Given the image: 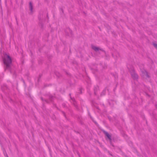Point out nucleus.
Returning a JSON list of instances; mask_svg holds the SVG:
<instances>
[{"label": "nucleus", "mask_w": 157, "mask_h": 157, "mask_svg": "<svg viewBox=\"0 0 157 157\" xmlns=\"http://www.w3.org/2000/svg\"><path fill=\"white\" fill-rule=\"evenodd\" d=\"M42 76V74H40L39 75V77H38V79H37V82H39V81H40V79L41 78V77Z\"/></svg>", "instance_id": "f3484780"}, {"label": "nucleus", "mask_w": 157, "mask_h": 157, "mask_svg": "<svg viewBox=\"0 0 157 157\" xmlns=\"http://www.w3.org/2000/svg\"><path fill=\"white\" fill-rule=\"evenodd\" d=\"M74 131L75 132H76V133H78V134H80V135H81V134L79 132H78V131H76V130H74Z\"/></svg>", "instance_id": "2f4dec72"}, {"label": "nucleus", "mask_w": 157, "mask_h": 157, "mask_svg": "<svg viewBox=\"0 0 157 157\" xmlns=\"http://www.w3.org/2000/svg\"><path fill=\"white\" fill-rule=\"evenodd\" d=\"M67 29H68V30H69V32L70 33V35L71 36V37L73 35V32H72V30L69 27H68Z\"/></svg>", "instance_id": "4468645a"}, {"label": "nucleus", "mask_w": 157, "mask_h": 157, "mask_svg": "<svg viewBox=\"0 0 157 157\" xmlns=\"http://www.w3.org/2000/svg\"><path fill=\"white\" fill-rule=\"evenodd\" d=\"M101 131L105 134V137L107 138L106 139H107L108 140H111V139H112L111 135L109 134L108 132L105 131L104 129H101Z\"/></svg>", "instance_id": "20e7f679"}, {"label": "nucleus", "mask_w": 157, "mask_h": 157, "mask_svg": "<svg viewBox=\"0 0 157 157\" xmlns=\"http://www.w3.org/2000/svg\"><path fill=\"white\" fill-rule=\"evenodd\" d=\"M109 140V143H110V144L113 147H114V146L113 145V144H112V139H111V140Z\"/></svg>", "instance_id": "4be33fe9"}, {"label": "nucleus", "mask_w": 157, "mask_h": 157, "mask_svg": "<svg viewBox=\"0 0 157 157\" xmlns=\"http://www.w3.org/2000/svg\"><path fill=\"white\" fill-rule=\"evenodd\" d=\"M65 33L66 35V36H69L70 37H71L70 35L69 34V33L68 32H67L66 31H65Z\"/></svg>", "instance_id": "393cba45"}, {"label": "nucleus", "mask_w": 157, "mask_h": 157, "mask_svg": "<svg viewBox=\"0 0 157 157\" xmlns=\"http://www.w3.org/2000/svg\"><path fill=\"white\" fill-rule=\"evenodd\" d=\"M47 57L49 59H51L52 57V56L51 55L48 54Z\"/></svg>", "instance_id": "412c9836"}, {"label": "nucleus", "mask_w": 157, "mask_h": 157, "mask_svg": "<svg viewBox=\"0 0 157 157\" xmlns=\"http://www.w3.org/2000/svg\"><path fill=\"white\" fill-rule=\"evenodd\" d=\"M4 57H2L3 63L4 65V71L8 70L11 73V66L12 64V59L9 54L5 53L3 54Z\"/></svg>", "instance_id": "f257e3e1"}, {"label": "nucleus", "mask_w": 157, "mask_h": 157, "mask_svg": "<svg viewBox=\"0 0 157 157\" xmlns=\"http://www.w3.org/2000/svg\"><path fill=\"white\" fill-rule=\"evenodd\" d=\"M44 61V60L42 58H39L38 59V62L39 65H41Z\"/></svg>", "instance_id": "9b49d317"}, {"label": "nucleus", "mask_w": 157, "mask_h": 157, "mask_svg": "<svg viewBox=\"0 0 157 157\" xmlns=\"http://www.w3.org/2000/svg\"><path fill=\"white\" fill-rule=\"evenodd\" d=\"M122 155L124 156V155H125V154H124V152H122Z\"/></svg>", "instance_id": "09e8293b"}, {"label": "nucleus", "mask_w": 157, "mask_h": 157, "mask_svg": "<svg viewBox=\"0 0 157 157\" xmlns=\"http://www.w3.org/2000/svg\"><path fill=\"white\" fill-rule=\"evenodd\" d=\"M15 19H16V21L17 24L18 25V22H17V17H15Z\"/></svg>", "instance_id": "4c0bfd02"}, {"label": "nucleus", "mask_w": 157, "mask_h": 157, "mask_svg": "<svg viewBox=\"0 0 157 157\" xmlns=\"http://www.w3.org/2000/svg\"><path fill=\"white\" fill-rule=\"evenodd\" d=\"M90 117L91 118V119H93V118H92V117L91 116V115L90 114Z\"/></svg>", "instance_id": "4d7b16f0"}, {"label": "nucleus", "mask_w": 157, "mask_h": 157, "mask_svg": "<svg viewBox=\"0 0 157 157\" xmlns=\"http://www.w3.org/2000/svg\"><path fill=\"white\" fill-rule=\"evenodd\" d=\"M79 91L80 92H79V93L80 94H81L82 93V90L81 89L79 88Z\"/></svg>", "instance_id": "72a5a7b5"}, {"label": "nucleus", "mask_w": 157, "mask_h": 157, "mask_svg": "<svg viewBox=\"0 0 157 157\" xmlns=\"http://www.w3.org/2000/svg\"><path fill=\"white\" fill-rule=\"evenodd\" d=\"M93 121L96 125H98V123L96 121Z\"/></svg>", "instance_id": "ea45409f"}, {"label": "nucleus", "mask_w": 157, "mask_h": 157, "mask_svg": "<svg viewBox=\"0 0 157 157\" xmlns=\"http://www.w3.org/2000/svg\"><path fill=\"white\" fill-rule=\"evenodd\" d=\"M17 88H19L21 90H23L24 88V85L23 86L22 84L18 85V83L17 84Z\"/></svg>", "instance_id": "f8f14e48"}, {"label": "nucleus", "mask_w": 157, "mask_h": 157, "mask_svg": "<svg viewBox=\"0 0 157 157\" xmlns=\"http://www.w3.org/2000/svg\"><path fill=\"white\" fill-rule=\"evenodd\" d=\"M73 63L75 64H76L77 63L76 61H75L73 62Z\"/></svg>", "instance_id": "8fccbe9b"}, {"label": "nucleus", "mask_w": 157, "mask_h": 157, "mask_svg": "<svg viewBox=\"0 0 157 157\" xmlns=\"http://www.w3.org/2000/svg\"><path fill=\"white\" fill-rule=\"evenodd\" d=\"M155 106L156 109H157V104H155Z\"/></svg>", "instance_id": "c03bdc74"}, {"label": "nucleus", "mask_w": 157, "mask_h": 157, "mask_svg": "<svg viewBox=\"0 0 157 157\" xmlns=\"http://www.w3.org/2000/svg\"><path fill=\"white\" fill-rule=\"evenodd\" d=\"M118 85V83H117L116 85V86H115V88H117V86Z\"/></svg>", "instance_id": "864d4df0"}, {"label": "nucleus", "mask_w": 157, "mask_h": 157, "mask_svg": "<svg viewBox=\"0 0 157 157\" xmlns=\"http://www.w3.org/2000/svg\"><path fill=\"white\" fill-rule=\"evenodd\" d=\"M127 68L133 79L134 80L137 81L138 79L139 76L136 72L133 67L132 65H130L129 67H127Z\"/></svg>", "instance_id": "f03ea898"}, {"label": "nucleus", "mask_w": 157, "mask_h": 157, "mask_svg": "<svg viewBox=\"0 0 157 157\" xmlns=\"http://www.w3.org/2000/svg\"><path fill=\"white\" fill-rule=\"evenodd\" d=\"M90 70H94V69L92 68V67H90Z\"/></svg>", "instance_id": "3c124183"}, {"label": "nucleus", "mask_w": 157, "mask_h": 157, "mask_svg": "<svg viewBox=\"0 0 157 157\" xmlns=\"http://www.w3.org/2000/svg\"><path fill=\"white\" fill-rule=\"evenodd\" d=\"M62 112H63V114L64 116L66 117V115H65V113L64 112H63V111Z\"/></svg>", "instance_id": "79ce46f5"}, {"label": "nucleus", "mask_w": 157, "mask_h": 157, "mask_svg": "<svg viewBox=\"0 0 157 157\" xmlns=\"http://www.w3.org/2000/svg\"><path fill=\"white\" fill-rule=\"evenodd\" d=\"M71 99L74 101H75V99L74 98H72L71 96L70 97Z\"/></svg>", "instance_id": "f704fd0d"}, {"label": "nucleus", "mask_w": 157, "mask_h": 157, "mask_svg": "<svg viewBox=\"0 0 157 157\" xmlns=\"http://www.w3.org/2000/svg\"><path fill=\"white\" fill-rule=\"evenodd\" d=\"M94 106H95V107L96 109H98L99 110H100V109L99 108V107L98 106H95V105H94Z\"/></svg>", "instance_id": "c9c22d12"}, {"label": "nucleus", "mask_w": 157, "mask_h": 157, "mask_svg": "<svg viewBox=\"0 0 157 157\" xmlns=\"http://www.w3.org/2000/svg\"><path fill=\"white\" fill-rule=\"evenodd\" d=\"M112 74L113 75V76L115 77V78H118V76L117 75H115L114 74Z\"/></svg>", "instance_id": "cd10ccee"}, {"label": "nucleus", "mask_w": 157, "mask_h": 157, "mask_svg": "<svg viewBox=\"0 0 157 157\" xmlns=\"http://www.w3.org/2000/svg\"><path fill=\"white\" fill-rule=\"evenodd\" d=\"M108 117L109 119V120L110 121H111V117H110L108 116Z\"/></svg>", "instance_id": "e433bc0d"}, {"label": "nucleus", "mask_w": 157, "mask_h": 157, "mask_svg": "<svg viewBox=\"0 0 157 157\" xmlns=\"http://www.w3.org/2000/svg\"><path fill=\"white\" fill-rule=\"evenodd\" d=\"M47 17L48 18L49 17H48V13H47Z\"/></svg>", "instance_id": "de8ad7c7"}, {"label": "nucleus", "mask_w": 157, "mask_h": 157, "mask_svg": "<svg viewBox=\"0 0 157 157\" xmlns=\"http://www.w3.org/2000/svg\"><path fill=\"white\" fill-rule=\"evenodd\" d=\"M94 101H91V103L92 104H93V105H94Z\"/></svg>", "instance_id": "a19ab883"}, {"label": "nucleus", "mask_w": 157, "mask_h": 157, "mask_svg": "<svg viewBox=\"0 0 157 157\" xmlns=\"http://www.w3.org/2000/svg\"><path fill=\"white\" fill-rule=\"evenodd\" d=\"M39 25L41 29H43L44 25L42 23V21H39Z\"/></svg>", "instance_id": "ddd939ff"}, {"label": "nucleus", "mask_w": 157, "mask_h": 157, "mask_svg": "<svg viewBox=\"0 0 157 157\" xmlns=\"http://www.w3.org/2000/svg\"><path fill=\"white\" fill-rule=\"evenodd\" d=\"M90 117L91 118V119H93V118H92V117L91 116V115L90 114Z\"/></svg>", "instance_id": "052dcab7"}, {"label": "nucleus", "mask_w": 157, "mask_h": 157, "mask_svg": "<svg viewBox=\"0 0 157 157\" xmlns=\"http://www.w3.org/2000/svg\"><path fill=\"white\" fill-rule=\"evenodd\" d=\"M108 152L109 153V154L111 156L113 157H116L115 156H114V155H112L109 151H108Z\"/></svg>", "instance_id": "bb28decb"}, {"label": "nucleus", "mask_w": 157, "mask_h": 157, "mask_svg": "<svg viewBox=\"0 0 157 157\" xmlns=\"http://www.w3.org/2000/svg\"><path fill=\"white\" fill-rule=\"evenodd\" d=\"M21 80L23 82V84H24V88H26V84L25 83V80L22 78H21Z\"/></svg>", "instance_id": "dca6fc26"}, {"label": "nucleus", "mask_w": 157, "mask_h": 157, "mask_svg": "<svg viewBox=\"0 0 157 157\" xmlns=\"http://www.w3.org/2000/svg\"><path fill=\"white\" fill-rule=\"evenodd\" d=\"M99 29H100V30L101 31V30L100 28V27H99Z\"/></svg>", "instance_id": "e2e57ef3"}, {"label": "nucleus", "mask_w": 157, "mask_h": 157, "mask_svg": "<svg viewBox=\"0 0 157 157\" xmlns=\"http://www.w3.org/2000/svg\"><path fill=\"white\" fill-rule=\"evenodd\" d=\"M1 89L3 91H4L5 90H9V88L6 84H4L2 86Z\"/></svg>", "instance_id": "0eeeda50"}, {"label": "nucleus", "mask_w": 157, "mask_h": 157, "mask_svg": "<svg viewBox=\"0 0 157 157\" xmlns=\"http://www.w3.org/2000/svg\"><path fill=\"white\" fill-rule=\"evenodd\" d=\"M55 75L56 76L57 78H59L62 76L61 75L58 71H55L54 72Z\"/></svg>", "instance_id": "9d476101"}, {"label": "nucleus", "mask_w": 157, "mask_h": 157, "mask_svg": "<svg viewBox=\"0 0 157 157\" xmlns=\"http://www.w3.org/2000/svg\"><path fill=\"white\" fill-rule=\"evenodd\" d=\"M104 150L105 151H106L107 152H108V151H109V150H108L107 148H104Z\"/></svg>", "instance_id": "58836bf2"}, {"label": "nucleus", "mask_w": 157, "mask_h": 157, "mask_svg": "<svg viewBox=\"0 0 157 157\" xmlns=\"http://www.w3.org/2000/svg\"><path fill=\"white\" fill-rule=\"evenodd\" d=\"M90 117L91 118V119H93V118H92V117L91 116V115L90 114Z\"/></svg>", "instance_id": "13d9d810"}, {"label": "nucleus", "mask_w": 157, "mask_h": 157, "mask_svg": "<svg viewBox=\"0 0 157 157\" xmlns=\"http://www.w3.org/2000/svg\"><path fill=\"white\" fill-rule=\"evenodd\" d=\"M99 86L98 85H96L94 86V93L95 95H97L96 92L98 91V90H99Z\"/></svg>", "instance_id": "1a4fd4ad"}, {"label": "nucleus", "mask_w": 157, "mask_h": 157, "mask_svg": "<svg viewBox=\"0 0 157 157\" xmlns=\"http://www.w3.org/2000/svg\"><path fill=\"white\" fill-rule=\"evenodd\" d=\"M141 72L142 75V76H145L146 77V79L147 78H150L151 77L150 75H149L147 71L145 70H144L142 71Z\"/></svg>", "instance_id": "39448f33"}, {"label": "nucleus", "mask_w": 157, "mask_h": 157, "mask_svg": "<svg viewBox=\"0 0 157 157\" xmlns=\"http://www.w3.org/2000/svg\"><path fill=\"white\" fill-rule=\"evenodd\" d=\"M116 88H115L113 89V91L115 92V90H116Z\"/></svg>", "instance_id": "603ef678"}, {"label": "nucleus", "mask_w": 157, "mask_h": 157, "mask_svg": "<svg viewBox=\"0 0 157 157\" xmlns=\"http://www.w3.org/2000/svg\"><path fill=\"white\" fill-rule=\"evenodd\" d=\"M38 19L39 20V21H42V20L41 19V15H40L38 16Z\"/></svg>", "instance_id": "aec40b11"}, {"label": "nucleus", "mask_w": 157, "mask_h": 157, "mask_svg": "<svg viewBox=\"0 0 157 157\" xmlns=\"http://www.w3.org/2000/svg\"><path fill=\"white\" fill-rule=\"evenodd\" d=\"M97 142L100 144H101V143L98 141Z\"/></svg>", "instance_id": "6e6d98bb"}, {"label": "nucleus", "mask_w": 157, "mask_h": 157, "mask_svg": "<svg viewBox=\"0 0 157 157\" xmlns=\"http://www.w3.org/2000/svg\"><path fill=\"white\" fill-rule=\"evenodd\" d=\"M30 52L31 53V55H33V53H32V51H30Z\"/></svg>", "instance_id": "680f3d73"}, {"label": "nucleus", "mask_w": 157, "mask_h": 157, "mask_svg": "<svg viewBox=\"0 0 157 157\" xmlns=\"http://www.w3.org/2000/svg\"><path fill=\"white\" fill-rule=\"evenodd\" d=\"M59 9L62 11V13L64 14V10H63V8L62 7H60L59 8Z\"/></svg>", "instance_id": "b1692460"}, {"label": "nucleus", "mask_w": 157, "mask_h": 157, "mask_svg": "<svg viewBox=\"0 0 157 157\" xmlns=\"http://www.w3.org/2000/svg\"><path fill=\"white\" fill-rule=\"evenodd\" d=\"M124 156L125 157H128V156L127 155H126L125 154L124 155Z\"/></svg>", "instance_id": "a18cd8bd"}, {"label": "nucleus", "mask_w": 157, "mask_h": 157, "mask_svg": "<svg viewBox=\"0 0 157 157\" xmlns=\"http://www.w3.org/2000/svg\"><path fill=\"white\" fill-rule=\"evenodd\" d=\"M11 109L12 110L13 112L15 114H16V115L17 114V112L16 110H13L11 108Z\"/></svg>", "instance_id": "a878e982"}, {"label": "nucleus", "mask_w": 157, "mask_h": 157, "mask_svg": "<svg viewBox=\"0 0 157 157\" xmlns=\"http://www.w3.org/2000/svg\"><path fill=\"white\" fill-rule=\"evenodd\" d=\"M65 72H66V74L67 75H69V76H71V74L70 73H68L66 71Z\"/></svg>", "instance_id": "7c9ffc66"}, {"label": "nucleus", "mask_w": 157, "mask_h": 157, "mask_svg": "<svg viewBox=\"0 0 157 157\" xmlns=\"http://www.w3.org/2000/svg\"><path fill=\"white\" fill-rule=\"evenodd\" d=\"M40 99L42 100V101H44L45 102H46L47 103L49 104V102L46 99H44L42 97H40Z\"/></svg>", "instance_id": "2eb2a0df"}, {"label": "nucleus", "mask_w": 157, "mask_h": 157, "mask_svg": "<svg viewBox=\"0 0 157 157\" xmlns=\"http://www.w3.org/2000/svg\"><path fill=\"white\" fill-rule=\"evenodd\" d=\"M9 101L11 103H13V100L11 98L9 99Z\"/></svg>", "instance_id": "c85d7f7f"}, {"label": "nucleus", "mask_w": 157, "mask_h": 157, "mask_svg": "<svg viewBox=\"0 0 157 157\" xmlns=\"http://www.w3.org/2000/svg\"><path fill=\"white\" fill-rule=\"evenodd\" d=\"M69 95L71 96V93L69 94Z\"/></svg>", "instance_id": "69168bd1"}, {"label": "nucleus", "mask_w": 157, "mask_h": 157, "mask_svg": "<svg viewBox=\"0 0 157 157\" xmlns=\"http://www.w3.org/2000/svg\"><path fill=\"white\" fill-rule=\"evenodd\" d=\"M67 82L69 84L70 87H71L73 85V84L72 83L71 80H67Z\"/></svg>", "instance_id": "a211bd4d"}, {"label": "nucleus", "mask_w": 157, "mask_h": 157, "mask_svg": "<svg viewBox=\"0 0 157 157\" xmlns=\"http://www.w3.org/2000/svg\"><path fill=\"white\" fill-rule=\"evenodd\" d=\"M49 86V84H44V87H46Z\"/></svg>", "instance_id": "473e14b6"}, {"label": "nucleus", "mask_w": 157, "mask_h": 157, "mask_svg": "<svg viewBox=\"0 0 157 157\" xmlns=\"http://www.w3.org/2000/svg\"><path fill=\"white\" fill-rule=\"evenodd\" d=\"M145 93L146 95L148 96L149 98H150L151 97V96L150 95H149L148 94H147V93L145 92Z\"/></svg>", "instance_id": "c756f323"}, {"label": "nucleus", "mask_w": 157, "mask_h": 157, "mask_svg": "<svg viewBox=\"0 0 157 157\" xmlns=\"http://www.w3.org/2000/svg\"><path fill=\"white\" fill-rule=\"evenodd\" d=\"M152 45L157 50V44L153 42L152 44Z\"/></svg>", "instance_id": "6ab92c4d"}, {"label": "nucleus", "mask_w": 157, "mask_h": 157, "mask_svg": "<svg viewBox=\"0 0 157 157\" xmlns=\"http://www.w3.org/2000/svg\"><path fill=\"white\" fill-rule=\"evenodd\" d=\"M112 141H115L114 139L113 138H112Z\"/></svg>", "instance_id": "5fc2aeb1"}, {"label": "nucleus", "mask_w": 157, "mask_h": 157, "mask_svg": "<svg viewBox=\"0 0 157 157\" xmlns=\"http://www.w3.org/2000/svg\"><path fill=\"white\" fill-rule=\"evenodd\" d=\"M26 75L27 76H29V74H26Z\"/></svg>", "instance_id": "0e129e2a"}, {"label": "nucleus", "mask_w": 157, "mask_h": 157, "mask_svg": "<svg viewBox=\"0 0 157 157\" xmlns=\"http://www.w3.org/2000/svg\"><path fill=\"white\" fill-rule=\"evenodd\" d=\"M62 112H63V114L64 116L66 117V115H65V113L64 112H63V111Z\"/></svg>", "instance_id": "37998d69"}, {"label": "nucleus", "mask_w": 157, "mask_h": 157, "mask_svg": "<svg viewBox=\"0 0 157 157\" xmlns=\"http://www.w3.org/2000/svg\"><path fill=\"white\" fill-rule=\"evenodd\" d=\"M95 71H98V70L97 69H96L95 70Z\"/></svg>", "instance_id": "338daca9"}, {"label": "nucleus", "mask_w": 157, "mask_h": 157, "mask_svg": "<svg viewBox=\"0 0 157 157\" xmlns=\"http://www.w3.org/2000/svg\"><path fill=\"white\" fill-rule=\"evenodd\" d=\"M91 48L92 49L94 50L96 52H98L99 54H100V52L99 51V50L101 51L104 53L105 56L107 57V54L106 53V52L103 50L102 48H100L99 47L97 46H95L93 44L91 45Z\"/></svg>", "instance_id": "7ed1b4c3"}, {"label": "nucleus", "mask_w": 157, "mask_h": 157, "mask_svg": "<svg viewBox=\"0 0 157 157\" xmlns=\"http://www.w3.org/2000/svg\"><path fill=\"white\" fill-rule=\"evenodd\" d=\"M100 146L101 147H102V146H103L102 145H101V144H100Z\"/></svg>", "instance_id": "774afa93"}, {"label": "nucleus", "mask_w": 157, "mask_h": 157, "mask_svg": "<svg viewBox=\"0 0 157 157\" xmlns=\"http://www.w3.org/2000/svg\"><path fill=\"white\" fill-rule=\"evenodd\" d=\"M49 99L51 101H52V99L53 98V97H54L52 95H49Z\"/></svg>", "instance_id": "5701e85b"}, {"label": "nucleus", "mask_w": 157, "mask_h": 157, "mask_svg": "<svg viewBox=\"0 0 157 157\" xmlns=\"http://www.w3.org/2000/svg\"><path fill=\"white\" fill-rule=\"evenodd\" d=\"M119 149L120 150V151L121 152H123L121 149L119 148Z\"/></svg>", "instance_id": "49530a36"}, {"label": "nucleus", "mask_w": 157, "mask_h": 157, "mask_svg": "<svg viewBox=\"0 0 157 157\" xmlns=\"http://www.w3.org/2000/svg\"><path fill=\"white\" fill-rule=\"evenodd\" d=\"M106 90H107L108 92L109 91V89H108L107 87H105V88L103 90L100 96H102L105 95Z\"/></svg>", "instance_id": "423d86ee"}, {"label": "nucleus", "mask_w": 157, "mask_h": 157, "mask_svg": "<svg viewBox=\"0 0 157 157\" xmlns=\"http://www.w3.org/2000/svg\"><path fill=\"white\" fill-rule=\"evenodd\" d=\"M29 10L31 11V13H33V3L32 2H30L29 3Z\"/></svg>", "instance_id": "6e6552de"}, {"label": "nucleus", "mask_w": 157, "mask_h": 157, "mask_svg": "<svg viewBox=\"0 0 157 157\" xmlns=\"http://www.w3.org/2000/svg\"><path fill=\"white\" fill-rule=\"evenodd\" d=\"M90 117L91 118V119H93V118H92V117L91 116V115L90 114Z\"/></svg>", "instance_id": "bf43d9fd"}]
</instances>
